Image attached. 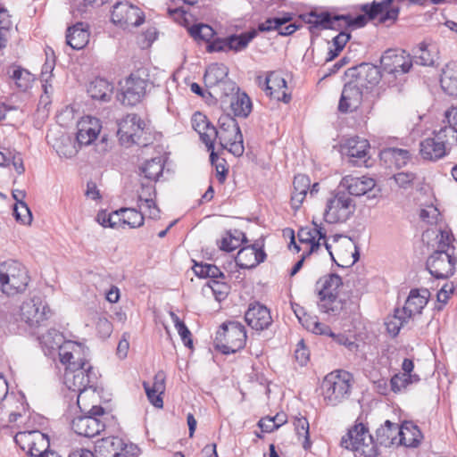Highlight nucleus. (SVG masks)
Returning <instances> with one entry per match:
<instances>
[{
	"instance_id": "obj_29",
	"label": "nucleus",
	"mask_w": 457,
	"mask_h": 457,
	"mask_svg": "<svg viewBox=\"0 0 457 457\" xmlns=\"http://www.w3.org/2000/svg\"><path fill=\"white\" fill-rule=\"evenodd\" d=\"M379 158L386 169L400 170L411 161V154L406 149L388 147L380 151Z\"/></svg>"
},
{
	"instance_id": "obj_46",
	"label": "nucleus",
	"mask_w": 457,
	"mask_h": 457,
	"mask_svg": "<svg viewBox=\"0 0 457 457\" xmlns=\"http://www.w3.org/2000/svg\"><path fill=\"white\" fill-rule=\"evenodd\" d=\"M257 36L256 29H251L239 35L228 37V50L240 52L245 49L248 44Z\"/></svg>"
},
{
	"instance_id": "obj_39",
	"label": "nucleus",
	"mask_w": 457,
	"mask_h": 457,
	"mask_svg": "<svg viewBox=\"0 0 457 457\" xmlns=\"http://www.w3.org/2000/svg\"><path fill=\"white\" fill-rule=\"evenodd\" d=\"M440 84L450 96H457V62H450L443 69Z\"/></svg>"
},
{
	"instance_id": "obj_58",
	"label": "nucleus",
	"mask_w": 457,
	"mask_h": 457,
	"mask_svg": "<svg viewBox=\"0 0 457 457\" xmlns=\"http://www.w3.org/2000/svg\"><path fill=\"white\" fill-rule=\"evenodd\" d=\"M190 35L195 39L209 42L214 36L213 29L207 24L194 25L189 29Z\"/></svg>"
},
{
	"instance_id": "obj_38",
	"label": "nucleus",
	"mask_w": 457,
	"mask_h": 457,
	"mask_svg": "<svg viewBox=\"0 0 457 457\" xmlns=\"http://www.w3.org/2000/svg\"><path fill=\"white\" fill-rule=\"evenodd\" d=\"M330 15L331 12H329L318 10H312L305 14L304 21L310 26V32L312 34H315L320 30H325L331 28Z\"/></svg>"
},
{
	"instance_id": "obj_44",
	"label": "nucleus",
	"mask_w": 457,
	"mask_h": 457,
	"mask_svg": "<svg viewBox=\"0 0 457 457\" xmlns=\"http://www.w3.org/2000/svg\"><path fill=\"white\" fill-rule=\"evenodd\" d=\"M34 437L37 440L36 443L40 445L41 447L46 446L47 435L37 430L19 432L15 435L14 441L22 450H25L26 445L29 448L30 447Z\"/></svg>"
},
{
	"instance_id": "obj_54",
	"label": "nucleus",
	"mask_w": 457,
	"mask_h": 457,
	"mask_svg": "<svg viewBox=\"0 0 457 457\" xmlns=\"http://www.w3.org/2000/svg\"><path fill=\"white\" fill-rule=\"evenodd\" d=\"M170 317L184 345L188 348H192L193 341L191 338L192 335L190 330L187 328L184 321H182L177 314L171 312Z\"/></svg>"
},
{
	"instance_id": "obj_34",
	"label": "nucleus",
	"mask_w": 457,
	"mask_h": 457,
	"mask_svg": "<svg viewBox=\"0 0 457 457\" xmlns=\"http://www.w3.org/2000/svg\"><path fill=\"white\" fill-rule=\"evenodd\" d=\"M88 26L83 22H78L69 27L66 33V43L74 50L84 48L89 41Z\"/></svg>"
},
{
	"instance_id": "obj_36",
	"label": "nucleus",
	"mask_w": 457,
	"mask_h": 457,
	"mask_svg": "<svg viewBox=\"0 0 457 457\" xmlns=\"http://www.w3.org/2000/svg\"><path fill=\"white\" fill-rule=\"evenodd\" d=\"M399 428L397 423L386 420L383 425L376 430V445L379 444L386 447L393 445H399Z\"/></svg>"
},
{
	"instance_id": "obj_62",
	"label": "nucleus",
	"mask_w": 457,
	"mask_h": 457,
	"mask_svg": "<svg viewBox=\"0 0 457 457\" xmlns=\"http://www.w3.org/2000/svg\"><path fill=\"white\" fill-rule=\"evenodd\" d=\"M454 289L455 288H454L453 283H451V284L446 283L442 287V288L438 291V293L436 295L437 302L442 304L437 307V310H442L443 305H445L447 303L450 295L452 294H453Z\"/></svg>"
},
{
	"instance_id": "obj_15",
	"label": "nucleus",
	"mask_w": 457,
	"mask_h": 457,
	"mask_svg": "<svg viewBox=\"0 0 457 457\" xmlns=\"http://www.w3.org/2000/svg\"><path fill=\"white\" fill-rule=\"evenodd\" d=\"M112 21L120 28L127 29L130 26L137 27L144 22L143 12L137 6L128 3L120 2L113 6Z\"/></svg>"
},
{
	"instance_id": "obj_8",
	"label": "nucleus",
	"mask_w": 457,
	"mask_h": 457,
	"mask_svg": "<svg viewBox=\"0 0 457 457\" xmlns=\"http://www.w3.org/2000/svg\"><path fill=\"white\" fill-rule=\"evenodd\" d=\"M98 382V374L87 361L74 368H66L64 383L69 390L80 395L87 388L96 391Z\"/></svg>"
},
{
	"instance_id": "obj_9",
	"label": "nucleus",
	"mask_w": 457,
	"mask_h": 457,
	"mask_svg": "<svg viewBox=\"0 0 457 457\" xmlns=\"http://www.w3.org/2000/svg\"><path fill=\"white\" fill-rule=\"evenodd\" d=\"M2 292L11 295L23 292L29 283L25 267L16 261L4 262L1 266Z\"/></svg>"
},
{
	"instance_id": "obj_20",
	"label": "nucleus",
	"mask_w": 457,
	"mask_h": 457,
	"mask_svg": "<svg viewBox=\"0 0 457 457\" xmlns=\"http://www.w3.org/2000/svg\"><path fill=\"white\" fill-rule=\"evenodd\" d=\"M351 76L354 78L352 82L361 90L369 89L379 83L381 71L379 67L363 62L351 70Z\"/></svg>"
},
{
	"instance_id": "obj_41",
	"label": "nucleus",
	"mask_w": 457,
	"mask_h": 457,
	"mask_svg": "<svg viewBox=\"0 0 457 457\" xmlns=\"http://www.w3.org/2000/svg\"><path fill=\"white\" fill-rule=\"evenodd\" d=\"M112 91V85L102 78L95 79L87 87V93L93 99L102 101H109Z\"/></svg>"
},
{
	"instance_id": "obj_14",
	"label": "nucleus",
	"mask_w": 457,
	"mask_h": 457,
	"mask_svg": "<svg viewBox=\"0 0 457 457\" xmlns=\"http://www.w3.org/2000/svg\"><path fill=\"white\" fill-rule=\"evenodd\" d=\"M50 310L43 303L40 297H32L22 303L21 306V320L29 328H38L43 321L47 320Z\"/></svg>"
},
{
	"instance_id": "obj_26",
	"label": "nucleus",
	"mask_w": 457,
	"mask_h": 457,
	"mask_svg": "<svg viewBox=\"0 0 457 457\" xmlns=\"http://www.w3.org/2000/svg\"><path fill=\"white\" fill-rule=\"evenodd\" d=\"M228 68L223 63H212L204 73V82L207 87H214L220 85L226 86L229 90L234 91L235 83L228 79Z\"/></svg>"
},
{
	"instance_id": "obj_12",
	"label": "nucleus",
	"mask_w": 457,
	"mask_h": 457,
	"mask_svg": "<svg viewBox=\"0 0 457 457\" xmlns=\"http://www.w3.org/2000/svg\"><path fill=\"white\" fill-rule=\"evenodd\" d=\"M457 259L454 253L434 251L426 262L427 270L437 279H446L455 272Z\"/></svg>"
},
{
	"instance_id": "obj_45",
	"label": "nucleus",
	"mask_w": 457,
	"mask_h": 457,
	"mask_svg": "<svg viewBox=\"0 0 457 457\" xmlns=\"http://www.w3.org/2000/svg\"><path fill=\"white\" fill-rule=\"evenodd\" d=\"M123 445V439L119 436H107L97 442L98 453L102 457H116V452Z\"/></svg>"
},
{
	"instance_id": "obj_16",
	"label": "nucleus",
	"mask_w": 457,
	"mask_h": 457,
	"mask_svg": "<svg viewBox=\"0 0 457 457\" xmlns=\"http://www.w3.org/2000/svg\"><path fill=\"white\" fill-rule=\"evenodd\" d=\"M148 80L143 79L139 71L126 79L121 87L120 101L124 105L134 106L145 97Z\"/></svg>"
},
{
	"instance_id": "obj_52",
	"label": "nucleus",
	"mask_w": 457,
	"mask_h": 457,
	"mask_svg": "<svg viewBox=\"0 0 457 457\" xmlns=\"http://www.w3.org/2000/svg\"><path fill=\"white\" fill-rule=\"evenodd\" d=\"M414 62L422 66H433L435 64V54L428 48L424 42L420 43L414 53Z\"/></svg>"
},
{
	"instance_id": "obj_57",
	"label": "nucleus",
	"mask_w": 457,
	"mask_h": 457,
	"mask_svg": "<svg viewBox=\"0 0 457 457\" xmlns=\"http://www.w3.org/2000/svg\"><path fill=\"white\" fill-rule=\"evenodd\" d=\"M295 429L298 436H303L304 441L303 446L308 449L311 446L310 433H309V421L305 417H296L295 419Z\"/></svg>"
},
{
	"instance_id": "obj_40",
	"label": "nucleus",
	"mask_w": 457,
	"mask_h": 457,
	"mask_svg": "<svg viewBox=\"0 0 457 457\" xmlns=\"http://www.w3.org/2000/svg\"><path fill=\"white\" fill-rule=\"evenodd\" d=\"M39 342L45 353L51 355L54 352L58 351L66 341L61 332L51 328L39 337Z\"/></svg>"
},
{
	"instance_id": "obj_23",
	"label": "nucleus",
	"mask_w": 457,
	"mask_h": 457,
	"mask_svg": "<svg viewBox=\"0 0 457 457\" xmlns=\"http://www.w3.org/2000/svg\"><path fill=\"white\" fill-rule=\"evenodd\" d=\"M77 127L76 141L79 146H81L88 145L96 139L102 124L99 119L87 115L79 120Z\"/></svg>"
},
{
	"instance_id": "obj_31",
	"label": "nucleus",
	"mask_w": 457,
	"mask_h": 457,
	"mask_svg": "<svg viewBox=\"0 0 457 457\" xmlns=\"http://www.w3.org/2000/svg\"><path fill=\"white\" fill-rule=\"evenodd\" d=\"M57 352L60 361L66 365V368H74L80 362L87 361L83 357L82 345L76 342L66 341Z\"/></svg>"
},
{
	"instance_id": "obj_4",
	"label": "nucleus",
	"mask_w": 457,
	"mask_h": 457,
	"mask_svg": "<svg viewBox=\"0 0 457 457\" xmlns=\"http://www.w3.org/2000/svg\"><path fill=\"white\" fill-rule=\"evenodd\" d=\"M246 330L239 321L223 323L215 337L216 348L223 354L235 353L246 343Z\"/></svg>"
},
{
	"instance_id": "obj_50",
	"label": "nucleus",
	"mask_w": 457,
	"mask_h": 457,
	"mask_svg": "<svg viewBox=\"0 0 457 457\" xmlns=\"http://www.w3.org/2000/svg\"><path fill=\"white\" fill-rule=\"evenodd\" d=\"M419 380L420 377L416 374L398 373L390 379L391 389L394 393H399L406 388L408 385Z\"/></svg>"
},
{
	"instance_id": "obj_35",
	"label": "nucleus",
	"mask_w": 457,
	"mask_h": 457,
	"mask_svg": "<svg viewBox=\"0 0 457 457\" xmlns=\"http://www.w3.org/2000/svg\"><path fill=\"white\" fill-rule=\"evenodd\" d=\"M423 439L419 427L412 421L405 420L399 428V445L406 447H417Z\"/></svg>"
},
{
	"instance_id": "obj_1",
	"label": "nucleus",
	"mask_w": 457,
	"mask_h": 457,
	"mask_svg": "<svg viewBox=\"0 0 457 457\" xmlns=\"http://www.w3.org/2000/svg\"><path fill=\"white\" fill-rule=\"evenodd\" d=\"M342 287V278L336 273L324 275L317 281V305L320 312L338 317L354 311L355 303L341 293Z\"/></svg>"
},
{
	"instance_id": "obj_49",
	"label": "nucleus",
	"mask_w": 457,
	"mask_h": 457,
	"mask_svg": "<svg viewBox=\"0 0 457 457\" xmlns=\"http://www.w3.org/2000/svg\"><path fill=\"white\" fill-rule=\"evenodd\" d=\"M162 173H155L154 176H145L144 180H141V191L138 193V202H145L149 198H155L156 191L155 187L152 183L158 181Z\"/></svg>"
},
{
	"instance_id": "obj_51",
	"label": "nucleus",
	"mask_w": 457,
	"mask_h": 457,
	"mask_svg": "<svg viewBox=\"0 0 457 457\" xmlns=\"http://www.w3.org/2000/svg\"><path fill=\"white\" fill-rule=\"evenodd\" d=\"M401 313L403 312L396 309L395 313L388 317L385 322L387 332L394 337L399 334L401 328L409 320L404 314L402 315Z\"/></svg>"
},
{
	"instance_id": "obj_60",
	"label": "nucleus",
	"mask_w": 457,
	"mask_h": 457,
	"mask_svg": "<svg viewBox=\"0 0 457 457\" xmlns=\"http://www.w3.org/2000/svg\"><path fill=\"white\" fill-rule=\"evenodd\" d=\"M143 386L149 402L156 408H162V394H159V391H155V389L150 388V385L146 382H144Z\"/></svg>"
},
{
	"instance_id": "obj_64",
	"label": "nucleus",
	"mask_w": 457,
	"mask_h": 457,
	"mask_svg": "<svg viewBox=\"0 0 457 457\" xmlns=\"http://www.w3.org/2000/svg\"><path fill=\"white\" fill-rule=\"evenodd\" d=\"M96 329L102 337L106 338L112 332V325L107 318L101 317L96 322Z\"/></svg>"
},
{
	"instance_id": "obj_56",
	"label": "nucleus",
	"mask_w": 457,
	"mask_h": 457,
	"mask_svg": "<svg viewBox=\"0 0 457 457\" xmlns=\"http://www.w3.org/2000/svg\"><path fill=\"white\" fill-rule=\"evenodd\" d=\"M207 286L212 289L218 301L225 299L228 295L229 286L225 279L214 278L213 280H209Z\"/></svg>"
},
{
	"instance_id": "obj_32",
	"label": "nucleus",
	"mask_w": 457,
	"mask_h": 457,
	"mask_svg": "<svg viewBox=\"0 0 457 457\" xmlns=\"http://www.w3.org/2000/svg\"><path fill=\"white\" fill-rule=\"evenodd\" d=\"M362 100V90L352 81L345 85L338 104L341 112H349L356 110Z\"/></svg>"
},
{
	"instance_id": "obj_19",
	"label": "nucleus",
	"mask_w": 457,
	"mask_h": 457,
	"mask_svg": "<svg viewBox=\"0 0 457 457\" xmlns=\"http://www.w3.org/2000/svg\"><path fill=\"white\" fill-rule=\"evenodd\" d=\"M312 224L314 226L313 228H302L299 229L297 234L301 243L310 245L309 249L305 252L306 255H311L312 253L318 252L321 245L320 241L323 239V245L331 255L332 259L336 262L330 251V245L326 240V230L321 224H317L315 221H312Z\"/></svg>"
},
{
	"instance_id": "obj_30",
	"label": "nucleus",
	"mask_w": 457,
	"mask_h": 457,
	"mask_svg": "<svg viewBox=\"0 0 457 457\" xmlns=\"http://www.w3.org/2000/svg\"><path fill=\"white\" fill-rule=\"evenodd\" d=\"M192 127L199 134L201 140L205 144L208 150H213L216 128L211 124L207 117L202 112H196L193 114Z\"/></svg>"
},
{
	"instance_id": "obj_17",
	"label": "nucleus",
	"mask_w": 457,
	"mask_h": 457,
	"mask_svg": "<svg viewBox=\"0 0 457 457\" xmlns=\"http://www.w3.org/2000/svg\"><path fill=\"white\" fill-rule=\"evenodd\" d=\"M256 79L258 85L262 87L270 97L286 104L289 103L291 100V96L287 93V81L280 73L270 71L264 79L258 76Z\"/></svg>"
},
{
	"instance_id": "obj_25",
	"label": "nucleus",
	"mask_w": 457,
	"mask_h": 457,
	"mask_svg": "<svg viewBox=\"0 0 457 457\" xmlns=\"http://www.w3.org/2000/svg\"><path fill=\"white\" fill-rule=\"evenodd\" d=\"M71 428L79 436L94 437L104 430L105 423L103 420L82 415L77 416L72 420Z\"/></svg>"
},
{
	"instance_id": "obj_5",
	"label": "nucleus",
	"mask_w": 457,
	"mask_h": 457,
	"mask_svg": "<svg viewBox=\"0 0 457 457\" xmlns=\"http://www.w3.org/2000/svg\"><path fill=\"white\" fill-rule=\"evenodd\" d=\"M216 128L218 139L222 148L228 150L235 156H241L244 153L243 135L236 119L228 114L221 115Z\"/></svg>"
},
{
	"instance_id": "obj_48",
	"label": "nucleus",
	"mask_w": 457,
	"mask_h": 457,
	"mask_svg": "<svg viewBox=\"0 0 457 457\" xmlns=\"http://www.w3.org/2000/svg\"><path fill=\"white\" fill-rule=\"evenodd\" d=\"M193 270L197 277L203 278H209L210 280H213L214 278H226L224 273L214 264L195 262Z\"/></svg>"
},
{
	"instance_id": "obj_7",
	"label": "nucleus",
	"mask_w": 457,
	"mask_h": 457,
	"mask_svg": "<svg viewBox=\"0 0 457 457\" xmlns=\"http://www.w3.org/2000/svg\"><path fill=\"white\" fill-rule=\"evenodd\" d=\"M355 204L345 191L335 190L327 199L324 220L329 224L345 222L354 212Z\"/></svg>"
},
{
	"instance_id": "obj_2",
	"label": "nucleus",
	"mask_w": 457,
	"mask_h": 457,
	"mask_svg": "<svg viewBox=\"0 0 457 457\" xmlns=\"http://www.w3.org/2000/svg\"><path fill=\"white\" fill-rule=\"evenodd\" d=\"M405 0H381L373 1L371 4H365L361 6L364 14L353 18L350 14L347 17L348 28H361L366 25L368 20L378 18L381 23L386 21L395 22L399 15L401 3Z\"/></svg>"
},
{
	"instance_id": "obj_6",
	"label": "nucleus",
	"mask_w": 457,
	"mask_h": 457,
	"mask_svg": "<svg viewBox=\"0 0 457 457\" xmlns=\"http://www.w3.org/2000/svg\"><path fill=\"white\" fill-rule=\"evenodd\" d=\"M341 445L364 457H376L378 453L373 436L362 423L348 430L341 439Z\"/></svg>"
},
{
	"instance_id": "obj_27",
	"label": "nucleus",
	"mask_w": 457,
	"mask_h": 457,
	"mask_svg": "<svg viewBox=\"0 0 457 457\" xmlns=\"http://www.w3.org/2000/svg\"><path fill=\"white\" fill-rule=\"evenodd\" d=\"M429 297L430 292L427 288L411 289L401 312L408 319L412 318L416 314H420L423 308L427 305Z\"/></svg>"
},
{
	"instance_id": "obj_47",
	"label": "nucleus",
	"mask_w": 457,
	"mask_h": 457,
	"mask_svg": "<svg viewBox=\"0 0 457 457\" xmlns=\"http://www.w3.org/2000/svg\"><path fill=\"white\" fill-rule=\"evenodd\" d=\"M116 215L122 216V221L130 228H136L144 225V214L137 208H120L114 212Z\"/></svg>"
},
{
	"instance_id": "obj_10",
	"label": "nucleus",
	"mask_w": 457,
	"mask_h": 457,
	"mask_svg": "<svg viewBox=\"0 0 457 457\" xmlns=\"http://www.w3.org/2000/svg\"><path fill=\"white\" fill-rule=\"evenodd\" d=\"M380 64L384 71L397 77L410 71L413 60L403 49H387L380 57Z\"/></svg>"
},
{
	"instance_id": "obj_63",
	"label": "nucleus",
	"mask_w": 457,
	"mask_h": 457,
	"mask_svg": "<svg viewBox=\"0 0 457 457\" xmlns=\"http://www.w3.org/2000/svg\"><path fill=\"white\" fill-rule=\"evenodd\" d=\"M115 453L116 457H137L139 453V448L132 443L127 444L123 441L122 447H120V450Z\"/></svg>"
},
{
	"instance_id": "obj_59",
	"label": "nucleus",
	"mask_w": 457,
	"mask_h": 457,
	"mask_svg": "<svg viewBox=\"0 0 457 457\" xmlns=\"http://www.w3.org/2000/svg\"><path fill=\"white\" fill-rule=\"evenodd\" d=\"M13 215L15 220L22 224H30L32 220L31 212L26 203L15 204Z\"/></svg>"
},
{
	"instance_id": "obj_18",
	"label": "nucleus",
	"mask_w": 457,
	"mask_h": 457,
	"mask_svg": "<svg viewBox=\"0 0 457 457\" xmlns=\"http://www.w3.org/2000/svg\"><path fill=\"white\" fill-rule=\"evenodd\" d=\"M145 154H151L149 158H145L140 164V171H170L171 169L169 161L170 154L162 145H145Z\"/></svg>"
},
{
	"instance_id": "obj_13",
	"label": "nucleus",
	"mask_w": 457,
	"mask_h": 457,
	"mask_svg": "<svg viewBox=\"0 0 457 457\" xmlns=\"http://www.w3.org/2000/svg\"><path fill=\"white\" fill-rule=\"evenodd\" d=\"M117 135L122 145H139V137L145 128L144 120L136 113L128 114L118 123Z\"/></svg>"
},
{
	"instance_id": "obj_61",
	"label": "nucleus",
	"mask_w": 457,
	"mask_h": 457,
	"mask_svg": "<svg viewBox=\"0 0 457 457\" xmlns=\"http://www.w3.org/2000/svg\"><path fill=\"white\" fill-rule=\"evenodd\" d=\"M295 357L301 366L305 365L309 361L310 352L308 348L305 346L304 341L303 339L300 340L296 345Z\"/></svg>"
},
{
	"instance_id": "obj_37",
	"label": "nucleus",
	"mask_w": 457,
	"mask_h": 457,
	"mask_svg": "<svg viewBox=\"0 0 457 457\" xmlns=\"http://www.w3.org/2000/svg\"><path fill=\"white\" fill-rule=\"evenodd\" d=\"M420 154L425 160L436 161L446 154V148L444 143L438 141L434 136L420 142Z\"/></svg>"
},
{
	"instance_id": "obj_24",
	"label": "nucleus",
	"mask_w": 457,
	"mask_h": 457,
	"mask_svg": "<svg viewBox=\"0 0 457 457\" xmlns=\"http://www.w3.org/2000/svg\"><path fill=\"white\" fill-rule=\"evenodd\" d=\"M46 140L54 149L56 151L59 156L65 158H71L78 153V143L75 142L72 137L61 131L55 133L49 131L46 134Z\"/></svg>"
},
{
	"instance_id": "obj_22",
	"label": "nucleus",
	"mask_w": 457,
	"mask_h": 457,
	"mask_svg": "<svg viewBox=\"0 0 457 457\" xmlns=\"http://www.w3.org/2000/svg\"><path fill=\"white\" fill-rule=\"evenodd\" d=\"M245 320L251 328L256 331L268 329L272 324L270 310L259 302L249 304L245 313Z\"/></svg>"
},
{
	"instance_id": "obj_21",
	"label": "nucleus",
	"mask_w": 457,
	"mask_h": 457,
	"mask_svg": "<svg viewBox=\"0 0 457 457\" xmlns=\"http://www.w3.org/2000/svg\"><path fill=\"white\" fill-rule=\"evenodd\" d=\"M370 148L369 141L359 137L349 138L345 145V154L350 158V162L359 167H370L369 163Z\"/></svg>"
},
{
	"instance_id": "obj_43",
	"label": "nucleus",
	"mask_w": 457,
	"mask_h": 457,
	"mask_svg": "<svg viewBox=\"0 0 457 457\" xmlns=\"http://www.w3.org/2000/svg\"><path fill=\"white\" fill-rule=\"evenodd\" d=\"M230 107L236 116L245 118L252 111V102L245 92H240L237 89L231 97Z\"/></svg>"
},
{
	"instance_id": "obj_55",
	"label": "nucleus",
	"mask_w": 457,
	"mask_h": 457,
	"mask_svg": "<svg viewBox=\"0 0 457 457\" xmlns=\"http://www.w3.org/2000/svg\"><path fill=\"white\" fill-rule=\"evenodd\" d=\"M434 136L438 141L444 143L445 148L447 145H457V131L449 125H445L438 131H435Z\"/></svg>"
},
{
	"instance_id": "obj_42",
	"label": "nucleus",
	"mask_w": 457,
	"mask_h": 457,
	"mask_svg": "<svg viewBox=\"0 0 457 457\" xmlns=\"http://www.w3.org/2000/svg\"><path fill=\"white\" fill-rule=\"evenodd\" d=\"M10 79L14 81L21 91H26L31 87L34 80L33 75L20 66H11L7 70Z\"/></svg>"
},
{
	"instance_id": "obj_53",
	"label": "nucleus",
	"mask_w": 457,
	"mask_h": 457,
	"mask_svg": "<svg viewBox=\"0 0 457 457\" xmlns=\"http://www.w3.org/2000/svg\"><path fill=\"white\" fill-rule=\"evenodd\" d=\"M0 167H5L8 169L13 168L16 170H25L23 164V159L20 153L11 154L6 156L4 153L0 152Z\"/></svg>"
},
{
	"instance_id": "obj_11",
	"label": "nucleus",
	"mask_w": 457,
	"mask_h": 457,
	"mask_svg": "<svg viewBox=\"0 0 457 457\" xmlns=\"http://www.w3.org/2000/svg\"><path fill=\"white\" fill-rule=\"evenodd\" d=\"M340 186L347 189L348 195H366L368 199H376L380 196L381 190L377 187L374 179L366 175L353 177L347 175L340 182Z\"/></svg>"
},
{
	"instance_id": "obj_28",
	"label": "nucleus",
	"mask_w": 457,
	"mask_h": 457,
	"mask_svg": "<svg viewBox=\"0 0 457 457\" xmlns=\"http://www.w3.org/2000/svg\"><path fill=\"white\" fill-rule=\"evenodd\" d=\"M265 252L256 245H247L241 248L235 259L236 264L240 269H253L264 262Z\"/></svg>"
},
{
	"instance_id": "obj_33",
	"label": "nucleus",
	"mask_w": 457,
	"mask_h": 457,
	"mask_svg": "<svg viewBox=\"0 0 457 457\" xmlns=\"http://www.w3.org/2000/svg\"><path fill=\"white\" fill-rule=\"evenodd\" d=\"M311 179L305 173H297L295 176L291 196V206L294 210L297 211L302 206L311 187Z\"/></svg>"
},
{
	"instance_id": "obj_3",
	"label": "nucleus",
	"mask_w": 457,
	"mask_h": 457,
	"mask_svg": "<svg viewBox=\"0 0 457 457\" xmlns=\"http://www.w3.org/2000/svg\"><path fill=\"white\" fill-rule=\"evenodd\" d=\"M353 384V375L346 370H335L326 375L321 383L325 403L335 407L345 402L351 395Z\"/></svg>"
}]
</instances>
